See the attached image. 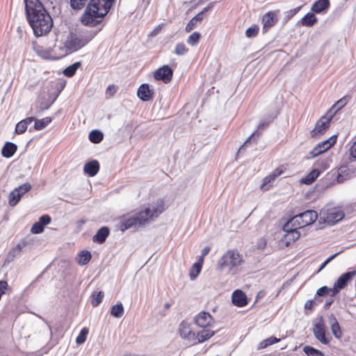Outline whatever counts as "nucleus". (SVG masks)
I'll use <instances>...</instances> for the list:
<instances>
[{
    "instance_id": "nucleus-1",
    "label": "nucleus",
    "mask_w": 356,
    "mask_h": 356,
    "mask_svg": "<svg viewBox=\"0 0 356 356\" xmlns=\"http://www.w3.org/2000/svg\"><path fill=\"white\" fill-rule=\"evenodd\" d=\"M26 16L36 36L48 33L53 26L52 19L40 0H24Z\"/></svg>"
},
{
    "instance_id": "nucleus-23",
    "label": "nucleus",
    "mask_w": 356,
    "mask_h": 356,
    "mask_svg": "<svg viewBox=\"0 0 356 356\" xmlns=\"http://www.w3.org/2000/svg\"><path fill=\"white\" fill-rule=\"evenodd\" d=\"M110 234V230L108 227H102L92 236V241L95 243L102 244L103 243Z\"/></svg>"
},
{
    "instance_id": "nucleus-56",
    "label": "nucleus",
    "mask_w": 356,
    "mask_h": 356,
    "mask_svg": "<svg viewBox=\"0 0 356 356\" xmlns=\"http://www.w3.org/2000/svg\"><path fill=\"white\" fill-rule=\"evenodd\" d=\"M350 156L356 159V140L353 143L350 148Z\"/></svg>"
},
{
    "instance_id": "nucleus-49",
    "label": "nucleus",
    "mask_w": 356,
    "mask_h": 356,
    "mask_svg": "<svg viewBox=\"0 0 356 356\" xmlns=\"http://www.w3.org/2000/svg\"><path fill=\"white\" fill-rule=\"evenodd\" d=\"M116 87L114 85H110L106 88V96L111 97L116 93Z\"/></svg>"
},
{
    "instance_id": "nucleus-19",
    "label": "nucleus",
    "mask_w": 356,
    "mask_h": 356,
    "mask_svg": "<svg viewBox=\"0 0 356 356\" xmlns=\"http://www.w3.org/2000/svg\"><path fill=\"white\" fill-rule=\"evenodd\" d=\"M232 303L238 307H243L248 305V298L245 293L239 289L234 291L232 296Z\"/></svg>"
},
{
    "instance_id": "nucleus-28",
    "label": "nucleus",
    "mask_w": 356,
    "mask_h": 356,
    "mask_svg": "<svg viewBox=\"0 0 356 356\" xmlns=\"http://www.w3.org/2000/svg\"><path fill=\"white\" fill-rule=\"evenodd\" d=\"M329 0H318L315 1L312 6V10L316 13H319L330 7Z\"/></svg>"
},
{
    "instance_id": "nucleus-51",
    "label": "nucleus",
    "mask_w": 356,
    "mask_h": 356,
    "mask_svg": "<svg viewBox=\"0 0 356 356\" xmlns=\"http://www.w3.org/2000/svg\"><path fill=\"white\" fill-rule=\"evenodd\" d=\"M348 103V99L346 97H343L340 99L334 105V107H337V109H340L343 107Z\"/></svg>"
},
{
    "instance_id": "nucleus-41",
    "label": "nucleus",
    "mask_w": 356,
    "mask_h": 356,
    "mask_svg": "<svg viewBox=\"0 0 356 356\" xmlns=\"http://www.w3.org/2000/svg\"><path fill=\"white\" fill-rule=\"evenodd\" d=\"M202 268V266L195 263L192 266L189 273L191 280L195 279L199 275V274L201 272Z\"/></svg>"
},
{
    "instance_id": "nucleus-39",
    "label": "nucleus",
    "mask_w": 356,
    "mask_h": 356,
    "mask_svg": "<svg viewBox=\"0 0 356 356\" xmlns=\"http://www.w3.org/2000/svg\"><path fill=\"white\" fill-rule=\"evenodd\" d=\"M280 340V339H278L275 337H270L268 339L263 340L261 342H260V343L259 345V348H260V349L265 348L268 347V346H270V345H273L274 343L279 342Z\"/></svg>"
},
{
    "instance_id": "nucleus-26",
    "label": "nucleus",
    "mask_w": 356,
    "mask_h": 356,
    "mask_svg": "<svg viewBox=\"0 0 356 356\" xmlns=\"http://www.w3.org/2000/svg\"><path fill=\"white\" fill-rule=\"evenodd\" d=\"M17 149V147L15 144L6 142L1 149V154L6 158H10L14 155Z\"/></svg>"
},
{
    "instance_id": "nucleus-38",
    "label": "nucleus",
    "mask_w": 356,
    "mask_h": 356,
    "mask_svg": "<svg viewBox=\"0 0 356 356\" xmlns=\"http://www.w3.org/2000/svg\"><path fill=\"white\" fill-rule=\"evenodd\" d=\"M303 351L308 356H324V353L322 351L310 346H305L303 348Z\"/></svg>"
},
{
    "instance_id": "nucleus-37",
    "label": "nucleus",
    "mask_w": 356,
    "mask_h": 356,
    "mask_svg": "<svg viewBox=\"0 0 356 356\" xmlns=\"http://www.w3.org/2000/svg\"><path fill=\"white\" fill-rule=\"evenodd\" d=\"M123 313L124 307L121 302L113 305L111 308V314L115 318L121 317Z\"/></svg>"
},
{
    "instance_id": "nucleus-12",
    "label": "nucleus",
    "mask_w": 356,
    "mask_h": 356,
    "mask_svg": "<svg viewBox=\"0 0 356 356\" xmlns=\"http://www.w3.org/2000/svg\"><path fill=\"white\" fill-rule=\"evenodd\" d=\"M173 71L168 65H163L154 72V78L157 81H162L165 83L171 81Z\"/></svg>"
},
{
    "instance_id": "nucleus-32",
    "label": "nucleus",
    "mask_w": 356,
    "mask_h": 356,
    "mask_svg": "<svg viewBox=\"0 0 356 356\" xmlns=\"http://www.w3.org/2000/svg\"><path fill=\"white\" fill-rule=\"evenodd\" d=\"M316 21L317 19L314 14L309 13L301 19L300 22L302 26H312Z\"/></svg>"
},
{
    "instance_id": "nucleus-27",
    "label": "nucleus",
    "mask_w": 356,
    "mask_h": 356,
    "mask_svg": "<svg viewBox=\"0 0 356 356\" xmlns=\"http://www.w3.org/2000/svg\"><path fill=\"white\" fill-rule=\"evenodd\" d=\"M214 334V331L203 330L197 332V335H195V341H193V343H202L211 338Z\"/></svg>"
},
{
    "instance_id": "nucleus-24",
    "label": "nucleus",
    "mask_w": 356,
    "mask_h": 356,
    "mask_svg": "<svg viewBox=\"0 0 356 356\" xmlns=\"http://www.w3.org/2000/svg\"><path fill=\"white\" fill-rule=\"evenodd\" d=\"M33 50L40 57L44 58V59H49L51 57V50L47 48H44L42 45L37 43L33 42Z\"/></svg>"
},
{
    "instance_id": "nucleus-5",
    "label": "nucleus",
    "mask_w": 356,
    "mask_h": 356,
    "mask_svg": "<svg viewBox=\"0 0 356 356\" xmlns=\"http://www.w3.org/2000/svg\"><path fill=\"white\" fill-rule=\"evenodd\" d=\"M318 218L316 211L307 210L293 216L289 221L292 227L302 228L314 222Z\"/></svg>"
},
{
    "instance_id": "nucleus-3",
    "label": "nucleus",
    "mask_w": 356,
    "mask_h": 356,
    "mask_svg": "<svg viewBox=\"0 0 356 356\" xmlns=\"http://www.w3.org/2000/svg\"><path fill=\"white\" fill-rule=\"evenodd\" d=\"M164 210V202L162 200H157L150 207L140 211L136 215V219L139 227L145 225L150 220L158 217Z\"/></svg>"
},
{
    "instance_id": "nucleus-58",
    "label": "nucleus",
    "mask_w": 356,
    "mask_h": 356,
    "mask_svg": "<svg viewBox=\"0 0 356 356\" xmlns=\"http://www.w3.org/2000/svg\"><path fill=\"white\" fill-rule=\"evenodd\" d=\"M347 171H349V169H343V168H341L340 169V172L339 174V176L337 177V179L339 181H342V179H341L343 175H348V172Z\"/></svg>"
},
{
    "instance_id": "nucleus-52",
    "label": "nucleus",
    "mask_w": 356,
    "mask_h": 356,
    "mask_svg": "<svg viewBox=\"0 0 356 356\" xmlns=\"http://www.w3.org/2000/svg\"><path fill=\"white\" fill-rule=\"evenodd\" d=\"M315 305V302L314 300H309L305 302V309L306 310L312 311L314 309V306Z\"/></svg>"
},
{
    "instance_id": "nucleus-36",
    "label": "nucleus",
    "mask_w": 356,
    "mask_h": 356,
    "mask_svg": "<svg viewBox=\"0 0 356 356\" xmlns=\"http://www.w3.org/2000/svg\"><path fill=\"white\" fill-rule=\"evenodd\" d=\"M103 134L97 130H92L89 134V140L92 143H99L103 140Z\"/></svg>"
},
{
    "instance_id": "nucleus-30",
    "label": "nucleus",
    "mask_w": 356,
    "mask_h": 356,
    "mask_svg": "<svg viewBox=\"0 0 356 356\" xmlns=\"http://www.w3.org/2000/svg\"><path fill=\"white\" fill-rule=\"evenodd\" d=\"M52 119L50 117H45L42 119H35L34 121L33 128L35 130L40 131L45 128L51 122Z\"/></svg>"
},
{
    "instance_id": "nucleus-46",
    "label": "nucleus",
    "mask_w": 356,
    "mask_h": 356,
    "mask_svg": "<svg viewBox=\"0 0 356 356\" xmlns=\"http://www.w3.org/2000/svg\"><path fill=\"white\" fill-rule=\"evenodd\" d=\"M87 0H70V5L75 10H81L86 4Z\"/></svg>"
},
{
    "instance_id": "nucleus-4",
    "label": "nucleus",
    "mask_w": 356,
    "mask_h": 356,
    "mask_svg": "<svg viewBox=\"0 0 356 356\" xmlns=\"http://www.w3.org/2000/svg\"><path fill=\"white\" fill-rule=\"evenodd\" d=\"M243 262V256L236 250H227L219 259L220 269L227 267L230 270L239 266Z\"/></svg>"
},
{
    "instance_id": "nucleus-53",
    "label": "nucleus",
    "mask_w": 356,
    "mask_h": 356,
    "mask_svg": "<svg viewBox=\"0 0 356 356\" xmlns=\"http://www.w3.org/2000/svg\"><path fill=\"white\" fill-rule=\"evenodd\" d=\"M300 10V7H297L294 9L290 10L286 12V17L288 19L293 17L299 10Z\"/></svg>"
},
{
    "instance_id": "nucleus-7",
    "label": "nucleus",
    "mask_w": 356,
    "mask_h": 356,
    "mask_svg": "<svg viewBox=\"0 0 356 356\" xmlns=\"http://www.w3.org/2000/svg\"><path fill=\"white\" fill-rule=\"evenodd\" d=\"M313 333L316 339L323 344H328L332 339V337L326 334L325 325L323 317H320L314 325Z\"/></svg>"
},
{
    "instance_id": "nucleus-33",
    "label": "nucleus",
    "mask_w": 356,
    "mask_h": 356,
    "mask_svg": "<svg viewBox=\"0 0 356 356\" xmlns=\"http://www.w3.org/2000/svg\"><path fill=\"white\" fill-rule=\"evenodd\" d=\"M81 63L80 62H76L72 65L67 67L63 70L64 75L67 77L73 76L75 74L76 70L81 67Z\"/></svg>"
},
{
    "instance_id": "nucleus-43",
    "label": "nucleus",
    "mask_w": 356,
    "mask_h": 356,
    "mask_svg": "<svg viewBox=\"0 0 356 356\" xmlns=\"http://www.w3.org/2000/svg\"><path fill=\"white\" fill-rule=\"evenodd\" d=\"M201 38V35L199 32H193L192 34H191L188 39L187 42L191 45L194 46L200 40Z\"/></svg>"
},
{
    "instance_id": "nucleus-47",
    "label": "nucleus",
    "mask_w": 356,
    "mask_h": 356,
    "mask_svg": "<svg viewBox=\"0 0 356 356\" xmlns=\"http://www.w3.org/2000/svg\"><path fill=\"white\" fill-rule=\"evenodd\" d=\"M22 250L21 245L18 244L16 246L13 247L9 252L8 256L11 257H15L17 254H19Z\"/></svg>"
},
{
    "instance_id": "nucleus-62",
    "label": "nucleus",
    "mask_w": 356,
    "mask_h": 356,
    "mask_svg": "<svg viewBox=\"0 0 356 356\" xmlns=\"http://www.w3.org/2000/svg\"><path fill=\"white\" fill-rule=\"evenodd\" d=\"M204 257H202V255H200L198 258V260L197 262H195V264H199L200 266L202 267V265H203V263H204Z\"/></svg>"
},
{
    "instance_id": "nucleus-29",
    "label": "nucleus",
    "mask_w": 356,
    "mask_h": 356,
    "mask_svg": "<svg viewBox=\"0 0 356 356\" xmlns=\"http://www.w3.org/2000/svg\"><path fill=\"white\" fill-rule=\"evenodd\" d=\"M270 124V120H261L260 122L259 123L256 130L251 134V136L247 139V140L245 142V143L241 146V148H242L250 140V138L254 136H259L261 132L265 130L268 126L269 124Z\"/></svg>"
},
{
    "instance_id": "nucleus-57",
    "label": "nucleus",
    "mask_w": 356,
    "mask_h": 356,
    "mask_svg": "<svg viewBox=\"0 0 356 356\" xmlns=\"http://www.w3.org/2000/svg\"><path fill=\"white\" fill-rule=\"evenodd\" d=\"M339 253H336L328 257L321 265L319 270H322L330 261H332Z\"/></svg>"
},
{
    "instance_id": "nucleus-25",
    "label": "nucleus",
    "mask_w": 356,
    "mask_h": 356,
    "mask_svg": "<svg viewBox=\"0 0 356 356\" xmlns=\"http://www.w3.org/2000/svg\"><path fill=\"white\" fill-rule=\"evenodd\" d=\"M35 120L34 117H29L21 121H19L15 127V131L17 134H24L26 129L29 124L32 123Z\"/></svg>"
},
{
    "instance_id": "nucleus-45",
    "label": "nucleus",
    "mask_w": 356,
    "mask_h": 356,
    "mask_svg": "<svg viewBox=\"0 0 356 356\" xmlns=\"http://www.w3.org/2000/svg\"><path fill=\"white\" fill-rule=\"evenodd\" d=\"M188 51V49L186 47L184 43L179 42L176 44L175 53L177 55H184Z\"/></svg>"
},
{
    "instance_id": "nucleus-48",
    "label": "nucleus",
    "mask_w": 356,
    "mask_h": 356,
    "mask_svg": "<svg viewBox=\"0 0 356 356\" xmlns=\"http://www.w3.org/2000/svg\"><path fill=\"white\" fill-rule=\"evenodd\" d=\"M330 293V288L326 286H322L316 291V296H325Z\"/></svg>"
},
{
    "instance_id": "nucleus-63",
    "label": "nucleus",
    "mask_w": 356,
    "mask_h": 356,
    "mask_svg": "<svg viewBox=\"0 0 356 356\" xmlns=\"http://www.w3.org/2000/svg\"><path fill=\"white\" fill-rule=\"evenodd\" d=\"M170 307V304H169V303H166L165 305V308H166V309L169 308Z\"/></svg>"
},
{
    "instance_id": "nucleus-20",
    "label": "nucleus",
    "mask_w": 356,
    "mask_h": 356,
    "mask_svg": "<svg viewBox=\"0 0 356 356\" xmlns=\"http://www.w3.org/2000/svg\"><path fill=\"white\" fill-rule=\"evenodd\" d=\"M355 276H356V269L342 274L334 284L339 289L342 290L346 288L348 282H350Z\"/></svg>"
},
{
    "instance_id": "nucleus-40",
    "label": "nucleus",
    "mask_w": 356,
    "mask_h": 356,
    "mask_svg": "<svg viewBox=\"0 0 356 356\" xmlns=\"http://www.w3.org/2000/svg\"><path fill=\"white\" fill-rule=\"evenodd\" d=\"M88 332L89 331L87 327L82 328L76 339V343L81 344V343H84L86 340L87 335L88 334Z\"/></svg>"
},
{
    "instance_id": "nucleus-34",
    "label": "nucleus",
    "mask_w": 356,
    "mask_h": 356,
    "mask_svg": "<svg viewBox=\"0 0 356 356\" xmlns=\"http://www.w3.org/2000/svg\"><path fill=\"white\" fill-rule=\"evenodd\" d=\"M331 330L333 335L335 338L340 339L343 336V332L341 329V327L335 318H334V321L331 324Z\"/></svg>"
},
{
    "instance_id": "nucleus-8",
    "label": "nucleus",
    "mask_w": 356,
    "mask_h": 356,
    "mask_svg": "<svg viewBox=\"0 0 356 356\" xmlns=\"http://www.w3.org/2000/svg\"><path fill=\"white\" fill-rule=\"evenodd\" d=\"M31 188V185L29 183H25L11 191L8 195V203L10 207L16 206L22 196L29 192Z\"/></svg>"
},
{
    "instance_id": "nucleus-60",
    "label": "nucleus",
    "mask_w": 356,
    "mask_h": 356,
    "mask_svg": "<svg viewBox=\"0 0 356 356\" xmlns=\"http://www.w3.org/2000/svg\"><path fill=\"white\" fill-rule=\"evenodd\" d=\"M211 250V248L209 246H206L203 248V250H202V253H201V255L202 257H206L209 252H210Z\"/></svg>"
},
{
    "instance_id": "nucleus-61",
    "label": "nucleus",
    "mask_w": 356,
    "mask_h": 356,
    "mask_svg": "<svg viewBox=\"0 0 356 356\" xmlns=\"http://www.w3.org/2000/svg\"><path fill=\"white\" fill-rule=\"evenodd\" d=\"M266 296V292L264 290L259 291L256 296V300L263 298Z\"/></svg>"
},
{
    "instance_id": "nucleus-2",
    "label": "nucleus",
    "mask_w": 356,
    "mask_h": 356,
    "mask_svg": "<svg viewBox=\"0 0 356 356\" xmlns=\"http://www.w3.org/2000/svg\"><path fill=\"white\" fill-rule=\"evenodd\" d=\"M115 0H90L81 17V22L95 27L101 24Z\"/></svg>"
},
{
    "instance_id": "nucleus-31",
    "label": "nucleus",
    "mask_w": 356,
    "mask_h": 356,
    "mask_svg": "<svg viewBox=\"0 0 356 356\" xmlns=\"http://www.w3.org/2000/svg\"><path fill=\"white\" fill-rule=\"evenodd\" d=\"M92 256L89 251L82 250L77 257V262L79 265L83 266L87 264L91 259Z\"/></svg>"
},
{
    "instance_id": "nucleus-35",
    "label": "nucleus",
    "mask_w": 356,
    "mask_h": 356,
    "mask_svg": "<svg viewBox=\"0 0 356 356\" xmlns=\"http://www.w3.org/2000/svg\"><path fill=\"white\" fill-rule=\"evenodd\" d=\"M320 172L318 170L314 169L307 174L302 179V182L306 184H310L314 182L319 176Z\"/></svg>"
},
{
    "instance_id": "nucleus-13",
    "label": "nucleus",
    "mask_w": 356,
    "mask_h": 356,
    "mask_svg": "<svg viewBox=\"0 0 356 356\" xmlns=\"http://www.w3.org/2000/svg\"><path fill=\"white\" fill-rule=\"evenodd\" d=\"M195 323L200 327L207 328L212 326L213 318L209 312H201L195 317Z\"/></svg>"
},
{
    "instance_id": "nucleus-55",
    "label": "nucleus",
    "mask_w": 356,
    "mask_h": 356,
    "mask_svg": "<svg viewBox=\"0 0 356 356\" xmlns=\"http://www.w3.org/2000/svg\"><path fill=\"white\" fill-rule=\"evenodd\" d=\"M341 291V289H339L337 286L334 284V286L333 288L330 289V293L331 296H336L337 293H339V291Z\"/></svg>"
},
{
    "instance_id": "nucleus-54",
    "label": "nucleus",
    "mask_w": 356,
    "mask_h": 356,
    "mask_svg": "<svg viewBox=\"0 0 356 356\" xmlns=\"http://www.w3.org/2000/svg\"><path fill=\"white\" fill-rule=\"evenodd\" d=\"M207 8H204L203 9L202 11H201L200 13H197L195 16H194L193 18L195 19V20L198 22H201L203 19V13L204 12L207 11Z\"/></svg>"
},
{
    "instance_id": "nucleus-50",
    "label": "nucleus",
    "mask_w": 356,
    "mask_h": 356,
    "mask_svg": "<svg viewBox=\"0 0 356 356\" xmlns=\"http://www.w3.org/2000/svg\"><path fill=\"white\" fill-rule=\"evenodd\" d=\"M197 23V22L195 20V19L192 18L186 26V31L188 33L191 32L194 29Z\"/></svg>"
},
{
    "instance_id": "nucleus-17",
    "label": "nucleus",
    "mask_w": 356,
    "mask_h": 356,
    "mask_svg": "<svg viewBox=\"0 0 356 356\" xmlns=\"http://www.w3.org/2000/svg\"><path fill=\"white\" fill-rule=\"evenodd\" d=\"M179 332L180 336L190 342L195 341V334L192 332L190 325L186 322H181L179 325Z\"/></svg>"
},
{
    "instance_id": "nucleus-18",
    "label": "nucleus",
    "mask_w": 356,
    "mask_h": 356,
    "mask_svg": "<svg viewBox=\"0 0 356 356\" xmlns=\"http://www.w3.org/2000/svg\"><path fill=\"white\" fill-rule=\"evenodd\" d=\"M51 217L46 214L42 216L39 220L35 222L31 229V232L33 234H40L43 232L44 226L49 225L51 222Z\"/></svg>"
},
{
    "instance_id": "nucleus-16",
    "label": "nucleus",
    "mask_w": 356,
    "mask_h": 356,
    "mask_svg": "<svg viewBox=\"0 0 356 356\" xmlns=\"http://www.w3.org/2000/svg\"><path fill=\"white\" fill-rule=\"evenodd\" d=\"M154 90L150 89L148 83L141 84L137 91V95L143 102L150 101L154 96Z\"/></svg>"
},
{
    "instance_id": "nucleus-59",
    "label": "nucleus",
    "mask_w": 356,
    "mask_h": 356,
    "mask_svg": "<svg viewBox=\"0 0 356 356\" xmlns=\"http://www.w3.org/2000/svg\"><path fill=\"white\" fill-rule=\"evenodd\" d=\"M163 28V24H159L157 26L151 33V35H156L159 33Z\"/></svg>"
},
{
    "instance_id": "nucleus-42",
    "label": "nucleus",
    "mask_w": 356,
    "mask_h": 356,
    "mask_svg": "<svg viewBox=\"0 0 356 356\" xmlns=\"http://www.w3.org/2000/svg\"><path fill=\"white\" fill-rule=\"evenodd\" d=\"M104 298V293L102 291H99L96 294L92 295V300L91 304L93 307L98 306L102 301Z\"/></svg>"
},
{
    "instance_id": "nucleus-10",
    "label": "nucleus",
    "mask_w": 356,
    "mask_h": 356,
    "mask_svg": "<svg viewBox=\"0 0 356 356\" xmlns=\"http://www.w3.org/2000/svg\"><path fill=\"white\" fill-rule=\"evenodd\" d=\"M336 142L337 137L335 136H332L327 140L319 143L310 152L309 154L311 157L314 158L325 152L329 149H330L336 143Z\"/></svg>"
},
{
    "instance_id": "nucleus-15",
    "label": "nucleus",
    "mask_w": 356,
    "mask_h": 356,
    "mask_svg": "<svg viewBox=\"0 0 356 356\" xmlns=\"http://www.w3.org/2000/svg\"><path fill=\"white\" fill-rule=\"evenodd\" d=\"M285 171L286 168L284 165H280L277 167L276 169L273 170V172H271L270 175L264 178L262 184L261 186V189L264 191L268 190L269 188V186H267V185L273 182L277 177L280 176Z\"/></svg>"
},
{
    "instance_id": "nucleus-22",
    "label": "nucleus",
    "mask_w": 356,
    "mask_h": 356,
    "mask_svg": "<svg viewBox=\"0 0 356 356\" xmlns=\"http://www.w3.org/2000/svg\"><path fill=\"white\" fill-rule=\"evenodd\" d=\"M137 228L139 227L138 225L136 217H130L127 218H122L120 225H119V229L122 232H124L125 230L130 229V228Z\"/></svg>"
},
{
    "instance_id": "nucleus-9",
    "label": "nucleus",
    "mask_w": 356,
    "mask_h": 356,
    "mask_svg": "<svg viewBox=\"0 0 356 356\" xmlns=\"http://www.w3.org/2000/svg\"><path fill=\"white\" fill-rule=\"evenodd\" d=\"M296 228L291 226L290 222H287L284 227V230L286 232L284 236L282 241L285 243V245L289 247L293 245L300 236V233Z\"/></svg>"
},
{
    "instance_id": "nucleus-6",
    "label": "nucleus",
    "mask_w": 356,
    "mask_h": 356,
    "mask_svg": "<svg viewBox=\"0 0 356 356\" xmlns=\"http://www.w3.org/2000/svg\"><path fill=\"white\" fill-rule=\"evenodd\" d=\"M332 115L330 112L326 113L316 123L315 127L310 131L312 138L323 134L329 128Z\"/></svg>"
},
{
    "instance_id": "nucleus-44",
    "label": "nucleus",
    "mask_w": 356,
    "mask_h": 356,
    "mask_svg": "<svg viewBox=\"0 0 356 356\" xmlns=\"http://www.w3.org/2000/svg\"><path fill=\"white\" fill-rule=\"evenodd\" d=\"M259 28L257 25L254 24L249 27L245 31V35L247 38L256 37L259 33Z\"/></svg>"
},
{
    "instance_id": "nucleus-14",
    "label": "nucleus",
    "mask_w": 356,
    "mask_h": 356,
    "mask_svg": "<svg viewBox=\"0 0 356 356\" xmlns=\"http://www.w3.org/2000/svg\"><path fill=\"white\" fill-rule=\"evenodd\" d=\"M280 10H273L266 13L262 19L263 31L267 32L269 29L273 27L277 22V15L279 14Z\"/></svg>"
},
{
    "instance_id": "nucleus-21",
    "label": "nucleus",
    "mask_w": 356,
    "mask_h": 356,
    "mask_svg": "<svg viewBox=\"0 0 356 356\" xmlns=\"http://www.w3.org/2000/svg\"><path fill=\"white\" fill-rule=\"evenodd\" d=\"M99 170V163L97 160H92L86 163L83 168V171L90 177H94Z\"/></svg>"
},
{
    "instance_id": "nucleus-11",
    "label": "nucleus",
    "mask_w": 356,
    "mask_h": 356,
    "mask_svg": "<svg viewBox=\"0 0 356 356\" xmlns=\"http://www.w3.org/2000/svg\"><path fill=\"white\" fill-rule=\"evenodd\" d=\"M345 216L344 212L337 208H332L327 209L324 213V220L330 225H334L341 220H342Z\"/></svg>"
}]
</instances>
